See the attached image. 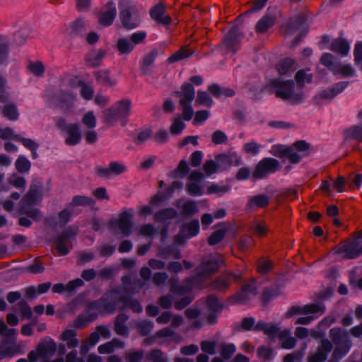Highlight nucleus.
I'll return each instance as SVG.
<instances>
[{
    "label": "nucleus",
    "instance_id": "603ef678",
    "mask_svg": "<svg viewBox=\"0 0 362 362\" xmlns=\"http://www.w3.org/2000/svg\"><path fill=\"white\" fill-rule=\"evenodd\" d=\"M226 230L219 229L214 231L208 238V243L210 245H215L220 243L226 236Z\"/></svg>",
    "mask_w": 362,
    "mask_h": 362
},
{
    "label": "nucleus",
    "instance_id": "e433bc0d",
    "mask_svg": "<svg viewBox=\"0 0 362 362\" xmlns=\"http://www.w3.org/2000/svg\"><path fill=\"white\" fill-rule=\"evenodd\" d=\"M213 104L214 100L209 93L204 90H198L195 105L210 107Z\"/></svg>",
    "mask_w": 362,
    "mask_h": 362
},
{
    "label": "nucleus",
    "instance_id": "680f3d73",
    "mask_svg": "<svg viewBox=\"0 0 362 362\" xmlns=\"http://www.w3.org/2000/svg\"><path fill=\"white\" fill-rule=\"evenodd\" d=\"M269 204V198L264 194L254 196L250 198V206L255 205L257 207H264Z\"/></svg>",
    "mask_w": 362,
    "mask_h": 362
},
{
    "label": "nucleus",
    "instance_id": "4c0bfd02",
    "mask_svg": "<svg viewBox=\"0 0 362 362\" xmlns=\"http://www.w3.org/2000/svg\"><path fill=\"white\" fill-rule=\"evenodd\" d=\"M4 117L11 121H16L19 117V113L16 105L13 103L6 105L2 110Z\"/></svg>",
    "mask_w": 362,
    "mask_h": 362
},
{
    "label": "nucleus",
    "instance_id": "a211bd4d",
    "mask_svg": "<svg viewBox=\"0 0 362 362\" xmlns=\"http://www.w3.org/2000/svg\"><path fill=\"white\" fill-rule=\"evenodd\" d=\"M151 18L158 24L162 25H169L171 23L172 18L169 15L165 14V6L162 3H158L150 10Z\"/></svg>",
    "mask_w": 362,
    "mask_h": 362
},
{
    "label": "nucleus",
    "instance_id": "de8ad7c7",
    "mask_svg": "<svg viewBox=\"0 0 362 362\" xmlns=\"http://www.w3.org/2000/svg\"><path fill=\"white\" fill-rule=\"evenodd\" d=\"M74 213V209L69 204L68 206L59 213V223L62 226H65L70 220Z\"/></svg>",
    "mask_w": 362,
    "mask_h": 362
},
{
    "label": "nucleus",
    "instance_id": "f03ea898",
    "mask_svg": "<svg viewBox=\"0 0 362 362\" xmlns=\"http://www.w3.org/2000/svg\"><path fill=\"white\" fill-rule=\"evenodd\" d=\"M255 322V319L250 317V330L262 331L272 339L278 337L282 340L281 347L285 349H290L295 346L296 340L294 337H290L291 332L288 329L281 331L276 325L266 323L263 321H259L257 324Z\"/></svg>",
    "mask_w": 362,
    "mask_h": 362
},
{
    "label": "nucleus",
    "instance_id": "72a5a7b5",
    "mask_svg": "<svg viewBox=\"0 0 362 362\" xmlns=\"http://www.w3.org/2000/svg\"><path fill=\"white\" fill-rule=\"evenodd\" d=\"M126 308H130L136 313H140L143 311V307L140 302L136 299H131L127 295L125 296V298H122V305H121L119 310H124Z\"/></svg>",
    "mask_w": 362,
    "mask_h": 362
},
{
    "label": "nucleus",
    "instance_id": "09e8293b",
    "mask_svg": "<svg viewBox=\"0 0 362 362\" xmlns=\"http://www.w3.org/2000/svg\"><path fill=\"white\" fill-rule=\"evenodd\" d=\"M312 75H307L303 70L298 71L295 76V79L298 84V90H302L304 83H310L312 81Z\"/></svg>",
    "mask_w": 362,
    "mask_h": 362
},
{
    "label": "nucleus",
    "instance_id": "052dcab7",
    "mask_svg": "<svg viewBox=\"0 0 362 362\" xmlns=\"http://www.w3.org/2000/svg\"><path fill=\"white\" fill-rule=\"evenodd\" d=\"M230 281L228 277H222L216 279L212 284L214 289L223 291L229 286Z\"/></svg>",
    "mask_w": 362,
    "mask_h": 362
},
{
    "label": "nucleus",
    "instance_id": "37998d69",
    "mask_svg": "<svg viewBox=\"0 0 362 362\" xmlns=\"http://www.w3.org/2000/svg\"><path fill=\"white\" fill-rule=\"evenodd\" d=\"M192 54L193 52L191 50L187 49L186 47H182L177 52H175L174 54H173L168 59V62L170 64L174 63L180 60L184 59L185 58H187L190 57Z\"/></svg>",
    "mask_w": 362,
    "mask_h": 362
},
{
    "label": "nucleus",
    "instance_id": "5701e85b",
    "mask_svg": "<svg viewBox=\"0 0 362 362\" xmlns=\"http://www.w3.org/2000/svg\"><path fill=\"white\" fill-rule=\"evenodd\" d=\"M176 94L180 98L179 103H192L195 96L194 88L190 83H184L181 90L177 91Z\"/></svg>",
    "mask_w": 362,
    "mask_h": 362
},
{
    "label": "nucleus",
    "instance_id": "2f4dec72",
    "mask_svg": "<svg viewBox=\"0 0 362 362\" xmlns=\"http://www.w3.org/2000/svg\"><path fill=\"white\" fill-rule=\"evenodd\" d=\"M349 45L348 42L343 39H337L334 40L331 45L330 49L342 56H346L349 52Z\"/></svg>",
    "mask_w": 362,
    "mask_h": 362
},
{
    "label": "nucleus",
    "instance_id": "a19ab883",
    "mask_svg": "<svg viewBox=\"0 0 362 362\" xmlns=\"http://www.w3.org/2000/svg\"><path fill=\"white\" fill-rule=\"evenodd\" d=\"M257 272L260 274H266L273 269V262L267 258H260L256 263Z\"/></svg>",
    "mask_w": 362,
    "mask_h": 362
},
{
    "label": "nucleus",
    "instance_id": "79ce46f5",
    "mask_svg": "<svg viewBox=\"0 0 362 362\" xmlns=\"http://www.w3.org/2000/svg\"><path fill=\"white\" fill-rule=\"evenodd\" d=\"M187 232V238L196 236L199 233V222L198 220H193L183 226L182 232Z\"/></svg>",
    "mask_w": 362,
    "mask_h": 362
},
{
    "label": "nucleus",
    "instance_id": "338daca9",
    "mask_svg": "<svg viewBox=\"0 0 362 362\" xmlns=\"http://www.w3.org/2000/svg\"><path fill=\"white\" fill-rule=\"evenodd\" d=\"M109 165L111 175H119L127 170V167L124 164L119 162L112 161L110 163Z\"/></svg>",
    "mask_w": 362,
    "mask_h": 362
},
{
    "label": "nucleus",
    "instance_id": "cd10ccee",
    "mask_svg": "<svg viewBox=\"0 0 362 362\" xmlns=\"http://www.w3.org/2000/svg\"><path fill=\"white\" fill-rule=\"evenodd\" d=\"M77 333L73 329L64 330L60 337V339L66 342L68 349H75L79 344L78 339L76 338Z\"/></svg>",
    "mask_w": 362,
    "mask_h": 362
},
{
    "label": "nucleus",
    "instance_id": "13d9d810",
    "mask_svg": "<svg viewBox=\"0 0 362 362\" xmlns=\"http://www.w3.org/2000/svg\"><path fill=\"white\" fill-rule=\"evenodd\" d=\"M186 190L187 193L194 197L201 196L203 192L199 183L196 182H190L187 184Z\"/></svg>",
    "mask_w": 362,
    "mask_h": 362
},
{
    "label": "nucleus",
    "instance_id": "6e6d98bb",
    "mask_svg": "<svg viewBox=\"0 0 362 362\" xmlns=\"http://www.w3.org/2000/svg\"><path fill=\"white\" fill-rule=\"evenodd\" d=\"M86 21L82 18H78L73 22L71 28V34L78 35L85 31Z\"/></svg>",
    "mask_w": 362,
    "mask_h": 362
},
{
    "label": "nucleus",
    "instance_id": "58836bf2",
    "mask_svg": "<svg viewBox=\"0 0 362 362\" xmlns=\"http://www.w3.org/2000/svg\"><path fill=\"white\" fill-rule=\"evenodd\" d=\"M345 139H355L362 142V127L354 126L344 131Z\"/></svg>",
    "mask_w": 362,
    "mask_h": 362
},
{
    "label": "nucleus",
    "instance_id": "0eeeda50",
    "mask_svg": "<svg viewBox=\"0 0 362 362\" xmlns=\"http://www.w3.org/2000/svg\"><path fill=\"white\" fill-rule=\"evenodd\" d=\"M223 262V257L221 255H211L204 258L200 265L196 268L194 276H197V280L201 283L204 279L215 273Z\"/></svg>",
    "mask_w": 362,
    "mask_h": 362
},
{
    "label": "nucleus",
    "instance_id": "bb28decb",
    "mask_svg": "<svg viewBox=\"0 0 362 362\" xmlns=\"http://www.w3.org/2000/svg\"><path fill=\"white\" fill-rule=\"evenodd\" d=\"M129 316L121 313L119 314L115 321V332L120 336L127 337L129 335L128 327L125 325V322L128 320Z\"/></svg>",
    "mask_w": 362,
    "mask_h": 362
},
{
    "label": "nucleus",
    "instance_id": "a878e982",
    "mask_svg": "<svg viewBox=\"0 0 362 362\" xmlns=\"http://www.w3.org/2000/svg\"><path fill=\"white\" fill-rule=\"evenodd\" d=\"M209 92L216 98H220L222 95L228 98L235 95V92L230 88H221L217 83H213L208 87Z\"/></svg>",
    "mask_w": 362,
    "mask_h": 362
},
{
    "label": "nucleus",
    "instance_id": "dca6fc26",
    "mask_svg": "<svg viewBox=\"0 0 362 362\" xmlns=\"http://www.w3.org/2000/svg\"><path fill=\"white\" fill-rule=\"evenodd\" d=\"M337 253L346 259H355L362 254V245L358 240L348 242L339 247Z\"/></svg>",
    "mask_w": 362,
    "mask_h": 362
},
{
    "label": "nucleus",
    "instance_id": "423d86ee",
    "mask_svg": "<svg viewBox=\"0 0 362 362\" xmlns=\"http://www.w3.org/2000/svg\"><path fill=\"white\" fill-rule=\"evenodd\" d=\"M329 337L336 345L332 352V359L339 361L349 353L352 347V341L349 339L348 333L338 327L330 329Z\"/></svg>",
    "mask_w": 362,
    "mask_h": 362
},
{
    "label": "nucleus",
    "instance_id": "9d476101",
    "mask_svg": "<svg viewBox=\"0 0 362 362\" xmlns=\"http://www.w3.org/2000/svg\"><path fill=\"white\" fill-rule=\"evenodd\" d=\"M57 126L65 136L64 142L67 146H76L81 142V133L79 124H67L64 119H59L57 122Z\"/></svg>",
    "mask_w": 362,
    "mask_h": 362
},
{
    "label": "nucleus",
    "instance_id": "7ed1b4c3",
    "mask_svg": "<svg viewBox=\"0 0 362 362\" xmlns=\"http://www.w3.org/2000/svg\"><path fill=\"white\" fill-rule=\"evenodd\" d=\"M131 107L132 101L129 99H123L115 103L110 107L103 112V122L110 126L120 122L122 126H125L129 120Z\"/></svg>",
    "mask_w": 362,
    "mask_h": 362
},
{
    "label": "nucleus",
    "instance_id": "c85d7f7f",
    "mask_svg": "<svg viewBox=\"0 0 362 362\" xmlns=\"http://www.w3.org/2000/svg\"><path fill=\"white\" fill-rule=\"evenodd\" d=\"M177 211L173 208H165L157 211L154 214V220L158 223H166L177 216Z\"/></svg>",
    "mask_w": 362,
    "mask_h": 362
},
{
    "label": "nucleus",
    "instance_id": "39448f33",
    "mask_svg": "<svg viewBox=\"0 0 362 362\" xmlns=\"http://www.w3.org/2000/svg\"><path fill=\"white\" fill-rule=\"evenodd\" d=\"M271 85L276 88L274 93L277 98L284 100H289L293 104H298L303 99V91L296 90L294 83L291 81H282L274 79L271 82Z\"/></svg>",
    "mask_w": 362,
    "mask_h": 362
},
{
    "label": "nucleus",
    "instance_id": "b1692460",
    "mask_svg": "<svg viewBox=\"0 0 362 362\" xmlns=\"http://www.w3.org/2000/svg\"><path fill=\"white\" fill-rule=\"evenodd\" d=\"M105 56V52L103 49H93L86 54L85 61L89 66L95 67L100 65Z\"/></svg>",
    "mask_w": 362,
    "mask_h": 362
},
{
    "label": "nucleus",
    "instance_id": "f704fd0d",
    "mask_svg": "<svg viewBox=\"0 0 362 362\" xmlns=\"http://www.w3.org/2000/svg\"><path fill=\"white\" fill-rule=\"evenodd\" d=\"M180 201L176 204L177 207H180ZM182 214L187 216H192L198 211V206L197 202L193 200L185 202L182 206Z\"/></svg>",
    "mask_w": 362,
    "mask_h": 362
},
{
    "label": "nucleus",
    "instance_id": "4468645a",
    "mask_svg": "<svg viewBox=\"0 0 362 362\" xmlns=\"http://www.w3.org/2000/svg\"><path fill=\"white\" fill-rule=\"evenodd\" d=\"M279 163L272 158H264L255 167L252 177L255 180L262 179L267 175L275 173L279 168Z\"/></svg>",
    "mask_w": 362,
    "mask_h": 362
},
{
    "label": "nucleus",
    "instance_id": "0e129e2a",
    "mask_svg": "<svg viewBox=\"0 0 362 362\" xmlns=\"http://www.w3.org/2000/svg\"><path fill=\"white\" fill-rule=\"evenodd\" d=\"M235 350L236 348L233 344H228L222 346L220 353L224 359L228 360L233 355Z\"/></svg>",
    "mask_w": 362,
    "mask_h": 362
},
{
    "label": "nucleus",
    "instance_id": "393cba45",
    "mask_svg": "<svg viewBox=\"0 0 362 362\" xmlns=\"http://www.w3.org/2000/svg\"><path fill=\"white\" fill-rule=\"evenodd\" d=\"M94 76L98 84L105 87H113L116 85V81L110 78L109 70H99L94 72Z\"/></svg>",
    "mask_w": 362,
    "mask_h": 362
},
{
    "label": "nucleus",
    "instance_id": "aec40b11",
    "mask_svg": "<svg viewBox=\"0 0 362 362\" xmlns=\"http://www.w3.org/2000/svg\"><path fill=\"white\" fill-rule=\"evenodd\" d=\"M215 159L218 163L220 170H226L231 166H238L242 164L240 157L235 153L229 154H218Z\"/></svg>",
    "mask_w": 362,
    "mask_h": 362
},
{
    "label": "nucleus",
    "instance_id": "f257e3e1",
    "mask_svg": "<svg viewBox=\"0 0 362 362\" xmlns=\"http://www.w3.org/2000/svg\"><path fill=\"white\" fill-rule=\"evenodd\" d=\"M127 293L125 286L116 287L104 293L100 300L89 303V308L103 309L105 313H113L117 308L119 310L122 305V298H125Z\"/></svg>",
    "mask_w": 362,
    "mask_h": 362
},
{
    "label": "nucleus",
    "instance_id": "20e7f679",
    "mask_svg": "<svg viewBox=\"0 0 362 362\" xmlns=\"http://www.w3.org/2000/svg\"><path fill=\"white\" fill-rule=\"evenodd\" d=\"M248 11L249 10H247L243 14L240 15L235 19V25L231 27L224 35L221 46L226 49L227 52L235 53L240 49L241 42L245 35L242 25L239 23L241 22L242 18L245 17Z\"/></svg>",
    "mask_w": 362,
    "mask_h": 362
},
{
    "label": "nucleus",
    "instance_id": "2eb2a0df",
    "mask_svg": "<svg viewBox=\"0 0 362 362\" xmlns=\"http://www.w3.org/2000/svg\"><path fill=\"white\" fill-rule=\"evenodd\" d=\"M178 278L172 277L169 280V284L170 293L179 296H183L190 292L195 284H199L197 276H194L186 279L182 285L178 284Z\"/></svg>",
    "mask_w": 362,
    "mask_h": 362
},
{
    "label": "nucleus",
    "instance_id": "473e14b6",
    "mask_svg": "<svg viewBox=\"0 0 362 362\" xmlns=\"http://www.w3.org/2000/svg\"><path fill=\"white\" fill-rule=\"evenodd\" d=\"M320 63L330 70L334 75H337L339 63L332 54L324 53L320 58Z\"/></svg>",
    "mask_w": 362,
    "mask_h": 362
},
{
    "label": "nucleus",
    "instance_id": "6e6552de",
    "mask_svg": "<svg viewBox=\"0 0 362 362\" xmlns=\"http://www.w3.org/2000/svg\"><path fill=\"white\" fill-rule=\"evenodd\" d=\"M39 197V191L36 187H30L28 193L23 197L17 208L16 212L19 215H26L31 218H37L40 210L34 208Z\"/></svg>",
    "mask_w": 362,
    "mask_h": 362
},
{
    "label": "nucleus",
    "instance_id": "7c9ffc66",
    "mask_svg": "<svg viewBox=\"0 0 362 362\" xmlns=\"http://www.w3.org/2000/svg\"><path fill=\"white\" fill-rule=\"evenodd\" d=\"M18 352V346L15 344H8L7 340H4L0 344V360L5 358H11Z\"/></svg>",
    "mask_w": 362,
    "mask_h": 362
},
{
    "label": "nucleus",
    "instance_id": "9b49d317",
    "mask_svg": "<svg viewBox=\"0 0 362 362\" xmlns=\"http://www.w3.org/2000/svg\"><path fill=\"white\" fill-rule=\"evenodd\" d=\"M119 19L124 28L132 30L141 23V17L137 8L134 6H124L120 8Z\"/></svg>",
    "mask_w": 362,
    "mask_h": 362
},
{
    "label": "nucleus",
    "instance_id": "6ab92c4d",
    "mask_svg": "<svg viewBox=\"0 0 362 362\" xmlns=\"http://www.w3.org/2000/svg\"><path fill=\"white\" fill-rule=\"evenodd\" d=\"M116 14L115 4L112 1H109L99 16L98 23L104 27H108L112 24Z\"/></svg>",
    "mask_w": 362,
    "mask_h": 362
},
{
    "label": "nucleus",
    "instance_id": "4d7b16f0",
    "mask_svg": "<svg viewBox=\"0 0 362 362\" xmlns=\"http://www.w3.org/2000/svg\"><path fill=\"white\" fill-rule=\"evenodd\" d=\"M204 170L205 173L210 176L215 173H216L218 170H220L218 163H217L216 160H207L205 161L204 165H203Z\"/></svg>",
    "mask_w": 362,
    "mask_h": 362
},
{
    "label": "nucleus",
    "instance_id": "864d4df0",
    "mask_svg": "<svg viewBox=\"0 0 362 362\" xmlns=\"http://www.w3.org/2000/svg\"><path fill=\"white\" fill-rule=\"evenodd\" d=\"M13 139L16 141L21 142L26 148L29 149L30 151L32 149L37 150L39 147V144L34 140L21 137L20 135H15L13 136Z\"/></svg>",
    "mask_w": 362,
    "mask_h": 362
},
{
    "label": "nucleus",
    "instance_id": "c03bdc74",
    "mask_svg": "<svg viewBox=\"0 0 362 362\" xmlns=\"http://www.w3.org/2000/svg\"><path fill=\"white\" fill-rule=\"evenodd\" d=\"M94 204V201L88 197L76 195L72 198L71 202L69 205L74 209V206H90Z\"/></svg>",
    "mask_w": 362,
    "mask_h": 362
},
{
    "label": "nucleus",
    "instance_id": "ea45409f",
    "mask_svg": "<svg viewBox=\"0 0 362 362\" xmlns=\"http://www.w3.org/2000/svg\"><path fill=\"white\" fill-rule=\"evenodd\" d=\"M15 166L18 173H27L30 169L31 163L25 156L20 155L15 162Z\"/></svg>",
    "mask_w": 362,
    "mask_h": 362
},
{
    "label": "nucleus",
    "instance_id": "e2e57ef3",
    "mask_svg": "<svg viewBox=\"0 0 362 362\" xmlns=\"http://www.w3.org/2000/svg\"><path fill=\"white\" fill-rule=\"evenodd\" d=\"M257 354L258 358L262 361H269L272 358V350L269 347H259Z\"/></svg>",
    "mask_w": 362,
    "mask_h": 362
},
{
    "label": "nucleus",
    "instance_id": "c9c22d12",
    "mask_svg": "<svg viewBox=\"0 0 362 362\" xmlns=\"http://www.w3.org/2000/svg\"><path fill=\"white\" fill-rule=\"evenodd\" d=\"M295 61L291 58L281 60L276 65V69L280 75H284L290 71H294Z\"/></svg>",
    "mask_w": 362,
    "mask_h": 362
},
{
    "label": "nucleus",
    "instance_id": "1a4fd4ad",
    "mask_svg": "<svg viewBox=\"0 0 362 362\" xmlns=\"http://www.w3.org/2000/svg\"><path fill=\"white\" fill-rule=\"evenodd\" d=\"M147 33L140 30L132 33L129 37H121L118 39L116 47L119 54H129L135 48L136 45L145 42Z\"/></svg>",
    "mask_w": 362,
    "mask_h": 362
},
{
    "label": "nucleus",
    "instance_id": "bf43d9fd",
    "mask_svg": "<svg viewBox=\"0 0 362 362\" xmlns=\"http://www.w3.org/2000/svg\"><path fill=\"white\" fill-rule=\"evenodd\" d=\"M188 172H189V167H188L187 161L185 160H182L180 161L177 169H175L173 171V177H176L177 176H180V177H183L187 175Z\"/></svg>",
    "mask_w": 362,
    "mask_h": 362
},
{
    "label": "nucleus",
    "instance_id": "49530a36",
    "mask_svg": "<svg viewBox=\"0 0 362 362\" xmlns=\"http://www.w3.org/2000/svg\"><path fill=\"white\" fill-rule=\"evenodd\" d=\"M153 327V323L149 320H141L136 324V328L139 333L142 336L148 335Z\"/></svg>",
    "mask_w": 362,
    "mask_h": 362
},
{
    "label": "nucleus",
    "instance_id": "5fc2aeb1",
    "mask_svg": "<svg viewBox=\"0 0 362 362\" xmlns=\"http://www.w3.org/2000/svg\"><path fill=\"white\" fill-rule=\"evenodd\" d=\"M206 306L209 312H220L223 309V305L220 303L216 297L209 296L206 299Z\"/></svg>",
    "mask_w": 362,
    "mask_h": 362
},
{
    "label": "nucleus",
    "instance_id": "8fccbe9b",
    "mask_svg": "<svg viewBox=\"0 0 362 362\" xmlns=\"http://www.w3.org/2000/svg\"><path fill=\"white\" fill-rule=\"evenodd\" d=\"M274 24V21L270 17H263L259 21L256 25V31L257 33H264Z\"/></svg>",
    "mask_w": 362,
    "mask_h": 362
},
{
    "label": "nucleus",
    "instance_id": "f3484780",
    "mask_svg": "<svg viewBox=\"0 0 362 362\" xmlns=\"http://www.w3.org/2000/svg\"><path fill=\"white\" fill-rule=\"evenodd\" d=\"M332 349V344L328 339H322L314 353L308 356V362H325Z\"/></svg>",
    "mask_w": 362,
    "mask_h": 362
},
{
    "label": "nucleus",
    "instance_id": "69168bd1",
    "mask_svg": "<svg viewBox=\"0 0 362 362\" xmlns=\"http://www.w3.org/2000/svg\"><path fill=\"white\" fill-rule=\"evenodd\" d=\"M201 349L204 353L214 355L216 353V341H202L200 344Z\"/></svg>",
    "mask_w": 362,
    "mask_h": 362
},
{
    "label": "nucleus",
    "instance_id": "c756f323",
    "mask_svg": "<svg viewBox=\"0 0 362 362\" xmlns=\"http://www.w3.org/2000/svg\"><path fill=\"white\" fill-rule=\"evenodd\" d=\"M158 57V51L153 49L148 53L143 59L141 64V71L144 75H149L151 72V67Z\"/></svg>",
    "mask_w": 362,
    "mask_h": 362
},
{
    "label": "nucleus",
    "instance_id": "3c124183",
    "mask_svg": "<svg viewBox=\"0 0 362 362\" xmlns=\"http://www.w3.org/2000/svg\"><path fill=\"white\" fill-rule=\"evenodd\" d=\"M185 128V124L180 117H177L173 119L170 126V132L173 135L180 134Z\"/></svg>",
    "mask_w": 362,
    "mask_h": 362
},
{
    "label": "nucleus",
    "instance_id": "412c9836",
    "mask_svg": "<svg viewBox=\"0 0 362 362\" xmlns=\"http://www.w3.org/2000/svg\"><path fill=\"white\" fill-rule=\"evenodd\" d=\"M348 86V82L341 81L337 83L332 88L320 91L315 97L317 103H320L321 99H332L339 93L342 92Z\"/></svg>",
    "mask_w": 362,
    "mask_h": 362
},
{
    "label": "nucleus",
    "instance_id": "a18cd8bd",
    "mask_svg": "<svg viewBox=\"0 0 362 362\" xmlns=\"http://www.w3.org/2000/svg\"><path fill=\"white\" fill-rule=\"evenodd\" d=\"M304 314H323L325 312V307L322 303H311L303 306Z\"/></svg>",
    "mask_w": 362,
    "mask_h": 362
},
{
    "label": "nucleus",
    "instance_id": "4be33fe9",
    "mask_svg": "<svg viewBox=\"0 0 362 362\" xmlns=\"http://www.w3.org/2000/svg\"><path fill=\"white\" fill-rule=\"evenodd\" d=\"M57 346L53 339H49L47 341L40 343L37 345V351L39 357L42 362H47L56 353Z\"/></svg>",
    "mask_w": 362,
    "mask_h": 362
},
{
    "label": "nucleus",
    "instance_id": "774afa93",
    "mask_svg": "<svg viewBox=\"0 0 362 362\" xmlns=\"http://www.w3.org/2000/svg\"><path fill=\"white\" fill-rule=\"evenodd\" d=\"M146 359L151 362H164L163 353L160 350L153 349L146 356Z\"/></svg>",
    "mask_w": 362,
    "mask_h": 362
},
{
    "label": "nucleus",
    "instance_id": "f8f14e48",
    "mask_svg": "<svg viewBox=\"0 0 362 362\" xmlns=\"http://www.w3.org/2000/svg\"><path fill=\"white\" fill-rule=\"evenodd\" d=\"M133 215L128 211H122L117 219L110 221V226L114 230H119L124 237H129L132 234L133 228Z\"/></svg>",
    "mask_w": 362,
    "mask_h": 362
},
{
    "label": "nucleus",
    "instance_id": "ddd939ff",
    "mask_svg": "<svg viewBox=\"0 0 362 362\" xmlns=\"http://www.w3.org/2000/svg\"><path fill=\"white\" fill-rule=\"evenodd\" d=\"M78 233V228L74 226H69L64 229L61 234L55 238L56 250L61 255L69 254L70 249L69 243L71 240L74 239Z\"/></svg>",
    "mask_w": 362,
    "mask_h": 362
}]
</instances>
